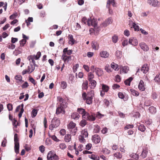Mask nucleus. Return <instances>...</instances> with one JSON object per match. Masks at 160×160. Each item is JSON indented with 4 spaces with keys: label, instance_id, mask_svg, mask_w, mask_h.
I'll return each mask as SVG.
<instances>
[{
    "label": "nucleus",
    "instance_id": "nucleus-17",
    "mask_svg": "<svg viewBox=\"0 0 160 160\" xmlns=\"http://www.w3.org/2000/svg\"><path fill=\"white\" fill-rule=\"evenodd\" d=\"M149 69L148 66L147 64H145L142 66L141 71L144 73H147Z\"/></svg>",
    "mask_w": 160,
    "mask_h": 160
},
{
    "label": "nucleus",
    "instance_id": "nucleus-31",
    "mask_svg": "<svg viewBox=\"0 0 160 160\" xmlns=\"http://www.w3.org/2000/svg\"><path fill=\"white\" fill-rule=\"evenodd\" d=\"M149 112L152 114H154L156 112V108L153 107H150L149 108Z\"/></svg>",
    "mask_w": 160,
    "mask_h": 160
},
{
    "label": "nucleus",
    "instance_id": "nucleus-18",
    "mask_svg": "<svg viewBox=\"0 0 160 160\" xmlns=\"http://www.w3.org/2000/svg\"><path fill=\"white\" fill-rule=\"evenodd\" d=\"M148 153V149L147 148H145L143 149L141 155V157L143 158H146L147 155Z\"/></svg>",
    "mask_w": 160,
    "mask_h": 160
},
{
    "label": "nucleus",
    "instance_id": "nucleus-64",
    "mask_svg": "<svg viewBox=\"0 0 160 160\" xmlns=\"http://www.w3.org/2000/svg\"><path fill=\"white\" fill-rule=\"evenodd\" d=\"M29 85L28 82H25L22 85V88H27Z\"/></svg>",
    "mask_w": 160,
    "mask_h": 160
},
{
    "label": "nucleus",
    "instance_id": "nucleus-61",
    "mask_svg": "<svg viewBox=\"0 0 160 160\" xmlns=\"http://www.w3.org/2000/svg\"><path fill=\"white\" fill-rule=\"evenodd\" d=\"M121 78L120 76L118 75H117L116 76L115 81L117 82H120Z\"/></svg>",
    "mask_w": 160,
    "mask_h": 160
},
{
    "label": "nucleus",
    "instance_id": "nucleus-6",
    "mask_svg": "<svg viewBox=\"0 0 160 160\" xmlns=\"http://www.w3.org/2000/svg\"><path fill=\"white\" fill-rule=\"evenodd\" d=\"M14 150L16 153H18L19 152V144L18 142V134H15L14 136Z\"/></svg>",
    "mask_w": 160,
    "mask_h": 160
},
{
    "label": "nucleus",
    "instance_id": "nucleus-13",
    "mask_svg": "<svg viewBox=\"0 0 160 160\" xmlns=\"http://www.w3.org/2000/svg\"><path fill=\"white\" fill-rule=\"evenodd\" d=\"M138 88L139 90L142 91L145 90V87L144 84L142 80H141L140 81L138 85Z\"/></svg>",
    "mask_w": 160,
    "mask_h": 160
},
{
    "label": "nucleus",
    "instance_id": "nucleus-30",
    "mask_svg": "<svg viewBox=\"0 0 160 160\" xmlns=\"http://www.w3.org/2000/svg\"><path fill=\"white\" fill-rule=\"evenodd\" d=\"M82 136L84 137L85 138L88 137V133L86 129H84L82 130L81 132V135Z\"/></svg>",
    "mask_w": 160,
    "mask_h": 160
},
{
    "label": "nucleus",
    "instance_id": "nucleus-39",
    "mask_svg": "<svg viewBox=\"0 0 160 160\" xmlns=\"http://www.w3.org/2000/svg\"><path fill=\"white\" fill-rule=\"evenodd\" d=\"M94 132L95 133H98L100 131V127L99 126L97 125L94 126Z\"/></svg>",
    "mask_w": 160,
    "mask_h": 160
},
{
    "label": "nucleus",
    "instance_id": "nucleus-21",
    "mask_svg": "<svg viewBox=\"0 0 160 160\" xmlns=\"http://www.w3.org/2000/svg\"><path fill=\"white\" fill-rule=\"evenodd\" d=\"M100 56L103 58H107L109 56V53L106 51H103L100 53Z\"/></svg>",
    "mask_w": 160,
    "mask_h": 160
},
{
    "label": "nucleus",
    "instance_id": "nucleus-22",
    "mask_svg": "<svg viewBox=\"0 0 160 160\" xmlns=\"http://www.w3.org/2000/svg\"><path fill=\"white\" fill-rule=\"evenodd\" d=\"M111 5H112L113 6H115V2L114 0H108L107 2V7L109 8L110 6Z\"/></svg>",
    "mask_w": 160,
    "mask_h": 160
},
{
    "label": "nucleus",
    "instance_id": "nucleus-37",
    "mask_svg": "<svg viewBox=\"0 0 160 160\" xmlns=\"http://www.w3.org/2000/svg\"><path fill=\"white\" fill-rule=\"evenodd\" d=\"M84 138V137L80 135L78 138L79 141L81 143H84L86 142V140Z\"/></svg>",
    "mask_w": 160,
    "mask_h": 160
},
{
    "label": "nucleus",
    "instance_id": "nucleus-41",
    "mask_svg": "<svg viewBox=\"0 0 160 160\" xmlns=\"http://www.w3.org/2000/svg\"><path fill=\"white\" fill-rule=\"evenodd\" d=\"M75 77L72 74H71L69 75V80L71 83H73L74 82Z\"/></svg>",
    "mask_w": 160,
    "mask_h": 160
},
{
    "label": "nucleus",
    "instance_id": "nucleus-45",
    "mask_svg": "<svg viewBox=\"0 0 160 160\" xmlns=\"http://www.w3.org/2000/svg\"><path fill=\"white\" fill-rule=\"evenodd\" d=\"M21 107L22 108L21 109L20 112H19V113L18 114V117L19 118H21L22 116V113L24 112V109H23V107L24 105L23 104H21Z\"/></svg>",
    "mask_w": 160,
    "mask_h": 160
},
{
    "label": "nucleus",
    "instance_id": "nucleus-14",
    "mask_svg": "<svg viewBox=\"0 0 160 160\" xmlns=\"http://www.w3.org/2000/svg\"><path fill=\"white\" fill-rule=\"evenodd\" d=\"M121 73H127L129 71V68L128 66H120Z\"/></svg>",
    "mask_w": 160,
    "mask_h": 160
},
{
    "label": "nucleus",
    "instance_id": "nucleus-28",
    "mask_svg": "<svg viewBox=\"0 0 160 160\" xmlns=\"http://www.w3.org/2000/svg\"><path fill=\"white\" fill-rule=\"evenodd\" d=\"M111 68L115 71H118L119 70L118 66V64L112 62L111 65Z\"/></svg>",
    "mask_w": 160,
    "mask_h": 160
},
{
    "label": "nucleus",
    "instance_id": "nucleus-55",
    "mask_svg": "<svg viewBox=\"0 0 160 160\" xmlns=\"http://www.w3.org/2000/svg\"><path fill=\"white\" fill-rule=\"evenodd\" d=\"M7 108L9 111L12 110V105L11 103H8L7 105Z\"/></svg>",
    "mask_w": 160,
    "mask_h": 160
},
{
    "label": "nucleus",
    "instance_id": "nucleus-1",
    "mask_svg": "<svg viewBox=\"0 0 160 160\" xmlns=\"http://www.w3.org/2000/svg\"><path fill=\"white\" fill-rule=\"evenodd\" d=\"M77 112L80 114L82 115L83 118L90 121H94L95 120V118L92 115H90L88 112H86L85 109L82 108H78L77 109Z\"/></svg>",
    "mask_w": 160,
    "mask_h": 160
},
{
    "label": "nucleus",
    "instance_id": "nucleus-60",
    "mask_svg": "<svg viewBox=\"0 0 160 160\" xmlns=\"http://www.w3.org/2000/svg\"><path fill=\"white\" fill-rule=\"evenodd\" d=\"M60 133L61 135L63 136L65 134L66 131L64 129H62L60 131Z\"/></svg>",
    "mask_w": 160,
    "mask_h": 160
},
{
    "label": "nucleus",
    "instance_id": "nucleus-50",
    "mask_svg": "<svg viewBox=\"0 0 160 160\" xmlns=\"http://www.w3.org/2000/svg\"><path fill=\"white\" fill-rule=\"evenodd\" d=\"M26 40L25 39H23L22 40L20 41V43L21 45V46L19 47V48H20V47L21 46H23L24 44L26 43Z\"/></svg>",
    "mask_w": 160,
    "mask_h": 160
},
{
    "label": "nucleus",
    "instance_id": "nucleus-42",
    "mask_svg": "<svg viewBox=\"0 0 160 160\" xmlns=\"http://www.w3.org/2000/svg\"><path fill=\"white\" fill-rule=\"evenodd\" d=\"M94 75L92 72H90L88 73V79L89 81L93 80L92 79L94 78Z\"/></svg>",
    "mask_w": 160,
    "mask_h": 160
},
{
    "label": "nucleus",
    "instance_id": "nucleus-7",
    "mask_svg": "<svg viewBox=\"0 0 160 160\" xmlns=\"http://www.w3.org/2000/svg\"><path fill=\"white\" fill-rule=\"evenodd\" d=\"M147 3L154 7L160 6V3L158 0H148Z\"/></svg>",
    "mask_w": 160,
    "mask_h": 160
},
{
    "label": "nucleus",
    "instance_id": "nucleus-11",
    "mask_svg": "<svg viewBox=\"0 0 160 160\" xmlns=\"http://www.w3.org/2000/svg\"><path fill=\"white\" fill-rule=\"evenodd\" d=\"M112 22V20L111 18H107L104 22L102 24L103 27H106L108 25L111 24Z\"/></svg>",
    "mask_w": 160,
    "mask_h": 160
},
{
    "label": "nucleus",
    "instance_id": "nucleus-32",
    "mask_svg": "<svg viewBox=\"0 0 160 160\" xmlns=\"http://www.w3.org/2000/svg\"><path fill=\"white\" fill-rule=\"evenodd\" d=\"M94 72H95L96 74L98 76L102 74V71L100 68H95Z\"/></svg>",
    "mask_w": 160,
    "mask_h": 160
},
{
    "label": "nucleus",
    "instance_id": "nucleus-47",
    "mask_svg": "<svg viewBox=\"0 0 160 160\" xmlns=\"http://www.w3.org/2000/svg\"><path fill=\"white\" fill-rule=\"evenodd\" d=\"M154 80L156 82H160V73L157 74L154 78Z\"/></svg>",
    "mask_w": 160,
    "mask_h": 160
},
{
    "label": "nucleus",
    "instance_id": "nucleus-63",
    "mask_svg": "<svg viewBox=\"0 0 160 160\" xmlns=\"http://www.w3.org/2000/svg\"><path fill=\"white\" fill-rule=\"evenodd\" d=\"M116 56L118 57V58H120L122 55L121 52L119 51H117L116 54Z\"/></svg>",
    "mask_w": 160,
    "mask_h": 160
},
{
    "label": "nucleus",
    "instance_id": "nucleus-36",
    "mask_svg": "<svg viewBox=\"0 0 160 160\" xmlns=\"http://www.w3.org/2000/svg\"><path fill=\"white\" fill-rule=\"evenodd\" d=\"M132 94L136 96H138L139 95V93L137 91L133 89H130V90Z\"/></svg>",
    "mask_w": 160,
    "mask_h": 160
},
{
    "label": "nucleus",
    "instance_id": "nucleus-52",
    "mask_svg": "<svg viewBox=\"0 0 160 160\" xmlns=\"http://www.w3.org/2000/svg\"><path fill=\"white\" fill-rule=\"evenodd\" d=\"M38 111L37 110L35 109H34L32 110V117H35Z\"/></svg>",
    "mask_w": 160,
    "mask_h": 160
},
{
    "label": "nucleus",
    "instance_id": "nucleus-62",
    "mask_svg": "<svg viewBox=\"0 0 160 160\" xmlns=\"http://www.w3.org/2000/svg\"><path fill=\"white\" fill-rule=\"evenodd\" d=\"M152 98L153 99H157L158 97V96L156 93L154 92L152 93Z\"/></svg>",
    "mask_w": 160,
    "mask_h": 160
},
{
    "label": "nucleus",
    "instance_id": "nucleus-33",
    "mask_svg": "<svg viewBox=\"0 0 160 160\" xmlns=\"http://www.w3.org/2000/svg\"><path fill=\"white\" fill-rule=\"evenodd\" d=\"M133 78L132 77H130L129 78L126 80L124 81V83L126 85L130 86V82L132 80Z\"/></svg>",
    "mask_w": 160,
    "mask_h": 160
},
{
    "label": "nucleus",
    "instance_id": "nucleus-4",
    "mask_svg": "<svg viewBox=\"0 0 160 160\" xmlns=\"http://www.w3.org/2000/svg\"><path fill=\"white\" fill-rule=\"evenodd\" d=\"M88 26H92L94 28V30L96 32L100 31V28L97 25V20L95 19H88Z\"/></svg>",
    "mask_w": 160,
    "mask_h": 160
},
{
    "label": "nucleus",
    "instance_id": "nucleus-53",
    "mask_svg": "<svg viewBox=\"0 0 160 160\" xmlns=\"http://www.w3.org/2000/svg\"><path fill=\"white\" fill-rule=\"evenodd\" d=\"M132 26L134 28L135 31L139 30V27L135 23H133Z\"/></svg>",
    "mask_w": 160,
    "mask_h": 160
},
{
    "label": "nucleus",
    "instance_id": "nucleus-15",
    "mask_svg": "<svg viewBox=\"0 0 160 160\" xmlns=\"http://www.w3.org/2000/svg\"><path fill=\"white\" fill-rule=\"evenodd\" d=\"M129 42L130 44L134 46H137L138 44L137 40L133 37L130 38Z\"/></svg>",
    "mask_w": 160,
    "mask_h": 160
},
{
    "label": "nucleus",
    "instance_id": "nucleus-12",
    "mask_svg": "<svg viewBox=\"0 0 160 160\" xmlns=\"http://www.w3.org/2000/svg\"><path fill=\"white\" fill-rule=\"evenodd\" d=\"M92 140L95 143H98L100 142L101 138L98 135L96 134L92 136Z\"/></svg>",
    "mask_w": 160,
    "mask_h": 160
},
{
    "label": "nucleus",
    "instance_id": "nucleus-25",
    "mask_svg": "<svg viewBox=\"0 0 160 160\" xmlns=\"http://www.w3.org/2000/svg\"><path fill=\"white\" fill-rule=\"evenodd\" d=\"M90 88L91 89H94L96 87L97 82L94 80L89 81Z\"/></svg>",
    "mask_w": 160,
    "mask_h": 160
},
{
    "label": "nucleus",
    "instance_id": "nucleus-57",
    "mask_svg": "<svg viewBox=\"0 0 160 160\" xmlns=\"http://www.w3.org/2000/svg\"><path fill=\"white\" fill-rule=\"evenodd\" d=\"M29 81L34 85L36 84L35 80L32 77L29 78Z\"/></svg>",
    "mask_w": 160,
    "mask_h": 160
},
{
    "label": "nucleus",
    "instance_id": "nucleus-49",
    "mask_svg": "<svg viewBox=\"0 0 160 160\" xmlns=\"http://www.w3.org/2000/svg\"><path fill=\"white\" fill-rule=\"evenodd\" d=\"M66 104L65 101L64 100L63 101H62L59 103V105L58 106L66 108L67 106Z\"/></svg>",
    "mask_w": 160,
    "mask_h": 160
},
{
    "label": "nucleus",
    "instance_id": "nucleus-48",
    "mask_svg": "<svg viewBox=\"0 0 160 160\" xmlns=\"http://www.w3.org/2000/svg\"><path fill=\"white\" fill-rule=\"evenodd\" d=\"M67 83L64 81H62L61 82V87L62 88L64 89L67 87Z\"/></svg>",
    "mask_w": 160,
    "mask_h": 160
},
{
    "label": "nucleus",
    "instance_id": "nucleus-19",
    "mask_svg": "<svg viewBox=\"0 0 160 160\" xmlns=\"http://www.w3.org/2000/svg\"><path fill=\"white\" fill-rule=\"evenodd\" d=\"M71 116L72 118L75 120L78 119L80 117L78 113L76 112L72 113Z\"/></svg>",
    "mask_w": 160,
    "mask_h": 160
},
{
    "label": "nucleus",
    "instance_id": "nucleus-29",
    "mask_svg": "<svg viewBox=\"0 0 160 160\" xmlns=\"http://www.w3.org/2000/svg\"><path fill=\"white\" fill-rule=\"evenodd\" d=\"M88 83L87 80L85 81L82 83V87L83 89L87 90L88 88Z\"/></svg>",
    "mask_w": 160,
    "mask_h": 160
},
{
    "label": "nucleus",
    "instance_id": "nucleus-46",
    "mask_svg": "<svg viewBox=\"0 0 160 160\" xmlns=\"http://www.w3.org/2000/svg\"><path fill=\"white\" fill-rule=\"evenodd\" d=\"M87 123V122L85 120L83 119L81 120L79 123L80 125L82 127H84Z\"/></svg>",
    "mask_w": 160,
    "mask_h": 160
},
{
    "label": "nucleus",
    "instance_id": "nucleus-44",
    "mask_svg": "<svg viewBox=\"0 0 160 160\" xmlns=\"http://www.w3.org/2000/svg\"><path fill=\"white\" fill-rule=\"evenodd\" d=\"M114 156L117 159H120L122 158V156L119 152H117L114 154Z\"/></svg>",
    "mask_w": 160,
    "mask_h": 160
},
{
    "label": "nucleus",
    "instance_id": "nucleus-26",
    "mask_svg": "<svg viewBox=\"0 0 160 160\" xmlns=\"http://www.w3.org/2000/svg\"><path fill=\"white\" fill-rule=\"evenodd\" d=\"M54 154L51 151L49 152L48 154L47 158L48 160H52Z\"/></svg>",
    "mask_w": 160,
    "mask_h": 160
},
{
    "label": "nucleus",
    "instance_id": "nucleus-23",
    "mask_svg": "<svg viewBox=\"0 0 160 160\" xmlns=\"http://www.w3.org/2000/svg\"><path fill=\"white\" fill-rule=\"evenodd\" d=\"M30 67H29V66H28V69L27 70H24L22 72V74L24 75L27 72L31 73L34 71V68L33 67H32V69L31 71L30 70Z\"/></svg>",
    "mask_w": 160,
    "mask_h": 160
},
{
    "label": "nucleus",
    "instance_id": "nucleus-58",
    "mask_svg": "<svg viewBox=\"0 0 160 160\" xmlns=\"http://www.w3.org/2000/svg\"><path fill=\"white\" fill-rule=\"evenodd\" d=\"M15 78L16 80L20 81L22 80V77L20 75H17L15 77Z\"/></svg>",
    "mask_w": 160,
    "mask_h": 160
},
{
    "label": "nucleus",
    "instance_id": "nucleus-34",
    "mask_svg": "<svg viewBox=\"0 0 160 160\" xmlns=\"http://www.w3.org/2000/svg\"><path fill=\"white\" fill-rule=\"evenodd\" d=\"M89 157L91 159L94 160H99V158L97 155L94 154L89 155Z\"/></svg>",
    "mask_w": 160,
    "mask_h": 160
},
{
    "label": "nucleus",
    "instance_id": "nucleus-20",
    "mask_svg": "<svg viewBox=\"0 0 160 160\" xmlns=\"http://www.w3.org/2000/svg\"><path fill=\"white\" fill-rule=\"evenodd\" d=\"M69 39L68 43L69 44L72 45L74 43L75 41L73 39V36L72 35H69L68 36Z\"/></svg>",
    "mask_w": 160,
    "mask_h": 160
},
{
    "label": "nucleus",
    "instance_id": "nucleus-40",
    "mask_svg": "<svg viewBox=\"0 0 160 160\" xmlns=\"http://www.w3.org/2000/svg\"><path fill=\"white\" fill-rule=\"evenodd\" d=\"M138 129L141 132H144L146 129L145 127L142 124L140 125L138 127Z\"/></svg>",
    "mask_w": 160,
    "mask_h": 160
},
{
    "label": "nucleus",
    "instance_id": "nucleus-38",
    "mask_svg": "<svg viewBox=\"0 0 160 160\" xmlns=\"http://www.w3.org/2000/svg\"><path fill=\"white\" fill-rule=\"evenodd\" d=\"M105 69L108 73H110L112 71L111 69V67L109 65H106L105 67Z\"/></svg>",
    "mask_w": 160,
    "mask_h": 160
},
{
    "label": "nucleus",
    "instance_id": "nucleus-9",
    "mask_svg": "<svg viewBox=\"0 0 160 160\" xmlns=\"http://www.w3.org/2000/svg\"><path fill=\"white\" fill-rule=\"evenodd\" d=\"M65 107H62L58 106L57 108L56 113V114H59L60 113L62 114H64L66 111L64 109Z\"/></svg>",
    "mask_w": 160,
    "mask_h": 160
},
{
    "label": "nucleus",
    "instance_id": "nucleus-8",
    "mask_svg": "<svg viewBox=\"0 0 160 160\" xmlns=\"http://www.w3.org/2000/svg\"><path fill=\"white\" fill-rule=\"evenodd\" d=\"M102 91H100V95L102 97H103L105 95V92H107L109 90L108 86L104 84L102 85Z\"/></svg>",
    "mask_w": 160,
    "mask_h": 160
},
{
    "label": "nucleus",
    "instance_id": "nucleus-3",
    "mask_svg": "<svg viewBox=\"0 0 160 160\" xmlns=\"http://www.w3.org/2000/svg\"><path fill=\"white\" fill-rule=\"evenodd\" d=\"M76 125V124L72 121H71L67 125L68 128L70 133L73 135H75L77 130Z\"/></svg>",
    "mask_w": 160,
    "mask_h": 160
},
{
    "label": "nucleus",
    "instance_id": "nucleus-43",
    "mask_svg": "<svg viewBox=\"0 0 160 160\" xmlns=\"http://www.w3.org/2000/svg\"><path fill=\"white\" fill-rule=\"evenodd\" d=\"M112 42L114 43H116L117 42L118 39V36L115 35L112 37Z\"/></svg>",
    "mask_w": 160,
    "mask_h": 160
},
{
    "label": "nucleus",
    "instance_id": "nucleus-16",
    "mask_svg": "<svg viewBox=\"0 0 160 160\" xmlns=\"http://www.w3.org/2000/svg\"><path fill=\"white\" fill-rule=\"evenodd\" d=\"M141 48L145 51H147L149 50L148 46L144 42H141L139 44Z\"/></svg>",
    "mask_w": 160,
    "mask_h": 160
},
{
    "label": "nucleus",
    "instance_id": "nucleus-27",
    "mask_svg": "<svg viewBox=\"0 0 160 160\" xmlns=\"http://www.w3.org/2000/svg\"><path fill=\"white\" fill-rule=\"evenodd\" d=\"M64 139L65 142H69L71 140V135L69 134H67L65 136Z\"/></svg>",
    "mask_w": 160,
    "mask_h": 160
},
{
    "label": "nucleus",
    "instance_id": "nucleus-24",
    "mask_svg": "<svg viewBox=\"0 0 160 160\" xmlns=\"http://www.w3.org/2000/svg\"><path fill=\"white\" fill-rule=\"evenodd\" d=\"M92 47L93 49L98 50L99 48V44L96 42H93L92 43Z\"/></svg>",
    "mask_w": 160,
    "mask_h": 160
},
{
    "label": "nucleus",
    "instance_id": "nucleus-5",
    "mask_svg": "<svg viewBox=\"0 0 160 160\" xmlns=\"http://www.w3.org/2000/svg\"><path fill=\"white\" fill-rule=\"evenodd\" d=\"M60 121L59 119L56 118H54L51 122V124L49 126V129L51 130L56 128L60 125Z\"/></svg>",
    "mask_w": 160,
    "mask_h": 160
},
{
    "label": "nucleus",
    "instance_id": "nucleus-54",
    "mask_svg": "<svg viewBox=\"0 0 160 160\" xmlns=\"http://www.w3.org/2000/svg\"><path fill=\"white\" fill-rule=\"evenodd\" d=\"M12 122L13 125L14 126L13 128H16L18 125V122L16 120H14Z\"/></svg>",
    "mask_w": 160,
    "mask_h": 160
},
{
    "label": "nucleus",
    "instance_id": "nucleus-35",
    "mask_svg": "<svg viewBox=\"0 0 160 160\" xmlns=\"http://www.w3.org/2000/svg\"><path fill=\"white\" fill-rule=\"evenodd\" d=\"M130 157L136 160H138L139 158V155L135 153H132L130 155Z\"/></svg>",
    "mask_w": 160,
    "mask_h": 160
},
{
    "label": "nucleus",
    "instance_id": "nucleus-56",
    "mask_svg": "<svg viewBox=\"0 0 160 160\" xmlns=\"http://www.w3.org/2000/svg\"><path fill=\"white\" fill-rule=\"evenodd\" d=\"M133 127V124H128L124 128L125 130L128 129L129 128H132Z\"/></svg>",
    "mask_w": 160,
    "mask_h": 160
},
{
    "label": "nucleus",
    "instance_id": "nucleus-10",
    "mask_svg": "<svg viewBox=\"0 0 160 160\" xmlns=\"http://www.w3.org/2000/svg\"><path fill=\"white\" fill-rule=\"evenodd\" d=\"M62 58L65 62H68L71 60V57L70 56H67L66 53L63 54Z\"/></svg>",
    "mask_w": 160,
    "mask_h": 160
},
{
    "label": "nucleus",
    "instance_id": "nucleus-59",
    "mask_svg": "<svg viewBox=\"0 0 160 160\" xmlns=\"http://www.w3.org/2000/svg\"><path fill=\"white\" fill-rule=\"evenodd\" d=\"M8 48L11 49H13L15 48V45L12 44H11L8 46Z\"/></svg>",
    "mask_w": 160,
    "mask_h": 160
},
{
    "label": "nucleus",
    "instance_id": "nucleus-51",
    "mask_svg": "<svg viewBox=\"0 0 160 160\" xmlns=\"http://www.w3.org/2000/svg\"><path fill=\"white\" fill-rule=\"evenodd\" d=\"M60 148L62 149H64L67 148L66 145L64 143H61L59 144Z\"/></svg>",
    "mask_w": 160,
    "mask_h": 160
},
{
    "label": "nucleus",
    "instance_id": "nucleus-2",
    "mask_svg": "<svg viewBox=\"0 0 160 160\" xmlns=\"http://www.w3.org/2000/svg\"><path fill=\"white\" fill-rule=\"evenodd\" d=\"M94 91L91 90L90 92L88 93L87 95L86 93L84 92L82 94V98L84 100H86V103L88 104H90L92 103V99L94 96Z\"/></svg>",
    "mask_w": 160,
    "mask_h": 160
}]
</instances>
